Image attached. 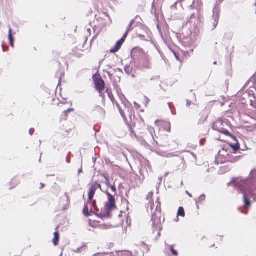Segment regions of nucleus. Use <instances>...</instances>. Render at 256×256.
<instances>
[{"mask_svg":"<svg viewBox=\"0 0 256 256\" xmlns=\"http://www.w3.org/2000/svg\"><path fill=\"white\" fill-rule=\"evenodd\" d=\"M118 80L120 81V77H118Z\"/></svg>","mask_w":256,"mask_h":256,"instance_id":"obj_42","label":"nucleus"},{"mask_svg":"<svg viewBox=\"0 0 256 256\" xmlns=\"http://www.w3.org/2000/svg\"><path fill=\"white\" fill-rule=\"evenodd\" d=\"M224 122L222 120H217L213 124V129L226 136H230L229 132L224 128Z\"/></svg>","mask_w":256,"mask_h":256,"instance_id":"obj_7","label":"nucleus"},{"mask_svg":"<svg viewBox=\"0 0 256 256\" xmlns=\"http://www.w3.org/2000/svg\"><path fill=\"white\" fill-rule=\"evenodd\" d=\"M190 106H192V107L190 108V109L192 110V112L198 120V124H202L206 120L208 116L204 114L202 111L199 109L198 106L197 104H192L191 101L190 100H187L186 106L189 107Z\"/></svg>","mask_w":256,"mask_h":256,"instance_id":"obj_4","label":"nucleus"},{"mask_svg":"<svg viewBox=\"0 0 256 256\" xmlns=\"http://www.w3.org/2000/svg\"><path fill=\"white\" fill-rule=\"evenodd\" d=\"M93 256H100V254H96L94 255Z\"/></svg>","mask_w":256,"mask_h":256,"instance_id":"obj_41","label":"nucleus"},{"mask_svg":"<svg viewBox=\"0 0 256 256\" xmlns=\"http://www.w3.org/2000/svg\"><path fill=\"white\" fill-rule=\"evenodd\" d=\"M40 189L42 188L44 186V184H42V183H40Z\"/></svg>","mask_w":256,"mask_h":256,"instance_id":"obj_37","label":"nucleus"},{"mask_svg":"<svg viewBox=\"0 0 256 256\" xmlns=\"http://www.w3.org/2000/svg\"><path fill=\"white\" fill-rule=\"evenodd\" d=\"M58 226L56 228V232H54V238L52 240V242L54 246H57L60 240V234L58 232Z\"/></svg>","mask_w":256,"mask_h":256,"instance_id":"obj_13","label":"nucleus"},{"mask_svg":"<svg viewBox=\"0 0 256 256\" xmlns=\"http://www.w3.org/2000/svg\"><path fill=\"white\" fill-rule=\"evenodd\" d=\"M93 80L96 90L98 92L100 96L103 97V91L105 89V82L102 80L100 74L95 75L93 76Z\"/></svg>","mask_w":256,"mask_h":256,"instance_id":"obj_6","label":"nucleus"},{"mask_svg":"<svg viewBox=\"0 0 256 256\" xmlns=\"http://www.w3.org/2000/svg\"><path fill=\"white\" fill-rule=\"evenodd\" d=\"M121 256H132V253L129 251H124L121 252Z\"/></svg>","mask_w":256,"mask_h":256,"instance_id":"obj_24","label":"nucleus"},{"mask_svg":"<svg viewBox=\"0 0 256 256\" xmlns=\"http://www.w3.org/2000/svg\"><path fill=\"white\" fill-rule=\"evenodd\" d=\"M106 92L108 94L109 98L111 100H112L114 98V96L112 95V92L110 90L106 88Z\"/></svg>","mask_w":256,"mask_h":256,"instance_id":"obj_25","label":"nucleus"},{"mask_svg":"<svg viewBox=\"0 0 256 256\" xmlns=\"http://www.w3.org/2000/svg\"><path fill=\"white\" fill-rule=\"evenodd\" d=\"M255 172L252 171L248 178H234L230 184L237 188L243 194L244 208L248 209L251 206V202L248 198L250 196L256 199V181L253 176Z\"/></svg>","mask_w":256,"mask_h":256,"instance_id":"obj_1","label":"nucleus"},{"mask_svg":"<svg viewBox=\"0 0 256 256\" xmlns=\"http://www.w3.org/2000/svg\"><path fill=\"white\" fill-rule=\"evenodd\" d=\"M94 111H101L102 112H104V110L100 106H96L95 107Z\"/></svg>","mask_w":256,"mask_h":256,"instance_id":"obj_31","label":"nucleus"},{"mask_svg":"<svg viewBox=\"0 0 256 256\" xmlns=\"http://www.w3.org/2000/svg\"><path fill=\"white\" fill-rule=\"evenodd\" d=\"M180 1H182L183 0H180Z\"/></svg>","mask_w":256,"mask_h":256,"instance_id":"obj_44","label":"nucleus"},{"mask_svg":"<svg viewBox=\"0 0 256 256\" xmlns=\"http://www.w3.org/2000/svg\"><path fill=\"white\" fill-rule=\"evenodd\" d=\"M178 216L184 217L185 216V212L183 207L180 206L178 211Z\"/></svg>","mask_w":256,"mask_h":256,"instance_id":"obj_20","label":"nucleus"},{"mask_svg":"<svg viewBox=\"0 0 256 256\" xmlns=\"http://www.w3.org/2000/svg\"><path fill=\"white\" fill-rule=\"evenodd\" d=\"M141 174L143 176V178H144V175L143 174Z\"/></svg>","mask_w":256,"mask_h":256,"instance_id":"obj_43","label":"nucleus"},{"mask_svg":"<svg viewBox=\"0 0 256 256\" xmlns=\"http://www.w3.org/2000/svg\"><path fill=\"white\" fill-rule=\"evenodd\" d=\"M10 183L14 185V187L15 186H17L19 182L16 179L13 178L12 180Z\"/></svg>","mask_w":256,"mask_h":256,"instance_id":"obj_26","label":"nucleus"},{"mask_svg":"<svg viewBox=\"0 0 256 256\" xmlns=\"http://www.w3.org/2000/svg\"><path fill=\"white\" fill-rule=\"evenodd\" d=\"M138 37L141 40H146V38H145V36L142 34H138Z\"/></svg>","mask_w":256,"mask_h":256,"instance_id":"obj_35","label":"nucleus"},{"mask_svg":"<svg viewBox=\"0 0 256 256\" xmlns=\"http://www.w3.org/2000/svg\"><path fill=\"white\" fill-rule=\"evenodd\" d=\"M131 55L132 58L135 59L142 57L148 58V56L147 54L145 52L142 48L138 46L132 49L131 51Z\"/></svg>","mask_w":256,"mask_h":256,"instance_id":"obj_8","label":"nucleus"},{"mask_svg":"<svg viewBox=\"0 0 256 256\" xmlns=\"http://www.w3.org/2000/svg\"><path fill=\"white\" fill-rule=\"evenodd\" d=\"M108 196V201L104 206V212L100 214V216H108L112 210L116 208V199L114 196L112 195L108 191L106 192Z\"/></svg>","mask_w":256,"mask_h":256,"instance_id":"obj_5","label":"nucleus"},{"mask_svg":"<svg viewBox=\"0 0 256 256\" xmlns=\"http://www.w3.org/2000/svg\"><path fill=\"white\" fill-rule=\"evenodd\" d=\"M228 136L230 137L234 141V142L232 144H229V146L232 148V150L236 152L240 148V145L237 140V139L236 138L235 136H232L230 134V136Z\"/></svg>","mask_w":256,"mask_h":256,"instance_id":"obj_12","label":"nucleus"},{"mask_svg":"<svg viewBox=\"0 0 256 256\" xmlns=\"http://www.w3.org/2000/svg\"><path fill=\"white\" fill-rule=\"evenodd\" d=\"M88 202L84 204V206L83 208V214L84 215L88 217L90 216V213L88 212Z\"/></svg>","mask_w":256,"mask_h":256,"instance_id":"obj_19","label":"nucleus"},{"mask_svg":"<svg viewBox=\"0 0 256 256\" xmlns=\"http://www.w3.org/2000/svg\"><path fill=\"white\" fill-rule=\"evenodd\" d=\"M214 22H212V29H214L218 26V16L213 18Z\"/></svg>","mask_w":256,"mask_h":256,"instance_id":"obj_21","label":"nucleus"},{"mask_svg":"<svg viewBox=\"0 0 256 256\" xmlns=\"http://www.w3.org/2000/svg\"><path fill=\"white\" fill-rule=\"evenodd\" d=\"M123 43L124 42H122V40H120L118 41L114 46L110 49V52L114 53L117 52L120 48Z\"/></svg>","mask_w":256,"mask_h":256,"instance_id":"obj_14","label":"nucleus"},{"mask_svg":"<svg viewBox=\"0 0 256 256\" xmlns=\"http://www.w3.org/2000/svg\"><path fill=\"white\" fill-rule=\"evenodd\" d=\"M173 53L174 54L176 60L182 62V61L180 60V57L178 56V54L177 53H176L175 52H174V51H173Z\"/></svg>","mask_w":256,"mask_h":256,"instance_id":"obj_32","label":"nucleus"},{"mask_svg":"<svg viewBox=\"0 0 256 256\" xmlns=\"http://www.w3.org/2000/svg\"><path fill=\"white\" fill-rule=\"evenodd\" d=\"M98 188L102 191V186L99 184L94 182L90 185L88 190V202H90L92 200L96 190Z\"/></svg>","mask_w":256,"mask_h":256,"instance_id":"obj_9","label":"nucleus"},{"mask_svg":"<svg viewBox=\"0 0 256 256\" xmlns=\"http://www.w3.org/2000/svg\"><path fill=\"white\" fill-rule=\"evenodd\" d=\"M74 108H70L68 109L67 110L64 111L62 114L61 115L60 120H66L67 118L68 117V114L72 112H74Z\"/></svg>","mask_w":256,"mask_h":256,"instance_id":"obj_15","label":"nucleus"},{"mask_svg":"<svg viewBox=\"0 0 256 256\" xmlns=\"http://www.w3.org/2000/svg\"><path fill=\"white\" fill-rule=\"evenodd\" d=\"M108 74L109 76L110 77V78L111 79H112V74H110V72H108Z\"/></svg>","mask_w":256,"mask_h":256,"instance_id":"obj_39","label":"nucleus"},{"mask_svg":"<svg viewBox=\"0 0 256 256\" xmlns=\"http://www.w3.org/2000/svg\"><path fill=\"white\" fill-rule=\"evenodd\" d=\"M128 32H126V33L124 34L122 38L120 40H122L123 42L125 41L126 38L128 36Z\"/></svg>","mask_w":256,"mask_h":256,"instance_id":"obj_30","label":"nucleus"},{"mask_svg":"<svg viewBox=\"0 0 256 256\" xmlns=\"http://www.w3.org/2000/svg\"><path fill=\"white\" fill-rule=\"evenodd\" d=\"M154 141L158 146L166 148L169 150H173L178 146L177 142L172 140L168 135H160L156 137Z\"/></svg>","mask_w":256,"mask_h":256,"instance_id":"obj_2","label":"nucleus"},{"mask_svg":"<svg viewBox=\"0 0 256 256\" xmlns=\"http://www.w3.org/2000/svg\"><path fill=\"white\" fill-rule=\"evenodd\" d=\"M119 110H120V114L121 116H122V118H126V116H125V114H124V112L121 108H119Z\"/></svg>","mask_w":256,"mask_h":256,"instance_id":"obj_33","label":"nucleus"},{"mask_svg":"<svg viewBox=\"0 0 256 256\" xmlns=\"http://www.w3.org/2000/svg\"><path fill=\"white\" fill-rule=\"evenodd\" d=\"M92 206H93L94 209L96 210V212L99 211V210H98L97 206H96V200L92 201Z\"/></svg>","mask_w":256,"mask_h":256,"instance_id":"obj_29","label":"nucleus"},{"mask_svg":"<svg viewBox=\"0 0 256 256\" xmlns=\"http://www.w3.org/2000/svg\"><path fill=\"white\" fill-rule=\"evenodd\" d=\"M102 176L106 180L105 184H106V186L108 187L110 186H111V185H110V180L108 178V176L107 175H106V174H103Z\"/></svg>","mask_w":256,"mask_h":256,"instance_id":"obj_22","label":"nucleus"},{"mask_svg":"<svg viewBox=\"0 0 256 256\" xmlns=\"http://www.w3.org/2000/svg\"><path fill=\"white\" fill-rule=\"evenodd\" d=\"M111 188V190H112V191L114 193V194L116 195V193H117V190H116V188L114 184V185H111L110 186Z\"/></svg>","mask_w":256,"mask_h":256,"instance_id":"obj_28","label":"nucleus"},{"mask_svg":"<svg viewBox=\"0 0 256 256\" xmlns=\"http://www.w3.org/2000/svg\"><path fill=\"white\" fill-rule=\"evenodd\" d=\"M220 158H222V154L219 153L217 160L221 163H226V162H236L238 160V157L234 156L232 154H229L228 153L226 154L225 156V159L223 160L222 158L220 160Z\"/></svg>","mask_w":256,"mask_h":256,"instance_id":"obj_10","label":"nucleus"},{"mask_svg":"<svg viewBox=\"0 0 256 256\" xmlns=\"http://www.w3.org/2000/svg\"><path fill=\"white\" fill-rule=\"evenodd\" d=\"M256 88H248L246 93L243 94V96L240 98V102L242 104H247L248 102L252 106L256 108V96H255Z\"/></svg>","mask_w":256,"mask_h":256,"instance_id":"obj_3","label":"nucleus"},{"mask_svg":"<svg viewBox=\"0 0 256 256\" xmlns=\"http://www.w3.org/2000/svg\"><path fill=\"white\" fill-rule=\"evenodd\" d=\"M34 132V128H31L29 130V134L30 135L32 136Z\"/></svg>","mask_w":256,"mask_h":256,"instance_id":"obj_34","label":"nucleus"},{"mask_svg":"<svg viewBox=\"0 0 256 256\" xmlns=\"http://www.w3.org/2000/svg\"><path fill=\"white\" fill-rule=\"evenodd\" d=\"M239 210L243 214H247L248 211L246 210V212H244V211L242 210V208H239Z\"/></svg>","mask_w":256,"mask_h":256,"instance_id":"obj_36","label":"nucleus"},{"mask_svg":"<svg viewBox=\"0 0 256 256\" xmlns=\"http://www.w3.org/2000/svg\"><path fill=\"white\" fill-rule=\"evenodd\" d=\"M254 108V110L250 109H246V114L249 116L256 120V107L252 106Z\"/></svg>","mask_w":256,"mask_h":256,"instance_id":"obj_16","label":"nucleus"},{"mask_svg":"<svg viewBox=\"0 0 256 256\" xmlns=\"http://www.w3.org/2000/svg\"><path fill=\"white\" fill-rule=\"evenodd\" d=\"M222 159L223 160H224V159H225V156H224V155H222ZM220 160H222V158H220Z\"/></svg>","mask_w":256,"mask_h":256,"instance_id":"obj_40","label":"nucleus"},{"mask_svg":"<svg viewBox=\"0 0 256 256\" xmlns=\"http://www.w3.org/2000/svg\"><path fill=\"white\" fill-rule=\"evenodd\" d=\"M155 124L158 126L160 129L164 131L170 132L171 129V124L170 122L163 120H158L155 122Z\"/></svg>","mask_w":256,"mask_h":256,"instance_id":"obj_11","label":"nucleus"},{"mask_svg":"<svg viewBox=\"0 0 256 256\" xmlns=\"http://www.w3.org/2000/svg\"><path fill=\"white\" fill-rule=\"evenodd\" d=\"M170 249L172 252V254L174 256H178V252L175 250L174 249V247L173 246H170Z\"/></svg>","mask_w":256,"mask_h":256,"instance_id":"obj_23","label":"nucleus"},{"mask_svg":"<svg viewBox=\"0 0 256 256\" xmlns=\"http://www.w3.org/2000/svg\"><path fill=\"white\" fill-rule=\"evenodd\" d=\"M134 23V21L132 20L130 23L128 24V25L127 26L126 28V31L129 32L132 30V26Z\"/></svg>","mask_w":256,"mask_h":256,"instance_id":"obj_27","label":"nucleus"},{"mask_svg":"<svg viewBox=\"0 0 256 256\" xmlns=\"http://www.w3.org/2000/svg\"><path fill=\"white\" fill-rule=\"evenodd\" d=\"M72 52L74 54V55L78 57V58H81L83 54H82V52H84V50L80 48H75L72 50Z\"/></svg>","mask_w":256,"mask_h":256,"instance_id":"obj_17","label":"nucleus"},{"mask_svg":"<svg viewBox=\"0 0 256 256\" xmlns=\"http://www.w3.org/2000/svg\"><path fill=\"white\" fill-rule=\"evenodd\" d=\"M8 38L10 41V43L12 48L14 47V38L12 36V29L10 27L8 30Z\"/></svg>","mask_w":256,"mask_h":256,"instance_id":"obj_18","label":"nucleus"},{"mask_svg":"<svg viewBox=\"0 0 256 256\" xmlns=\"http://www.w3.org/2000/svg\"><path fill=\"white\" fill-rule=\"evenodd\" d=\"M2 48H3V50L4 52H6L8 50V47H4L3 45H2Z\"/></svg>","mask_w":256,"mask_h":256,"instance_id":"obj_38","label":"nucleus"}]
</instances>
